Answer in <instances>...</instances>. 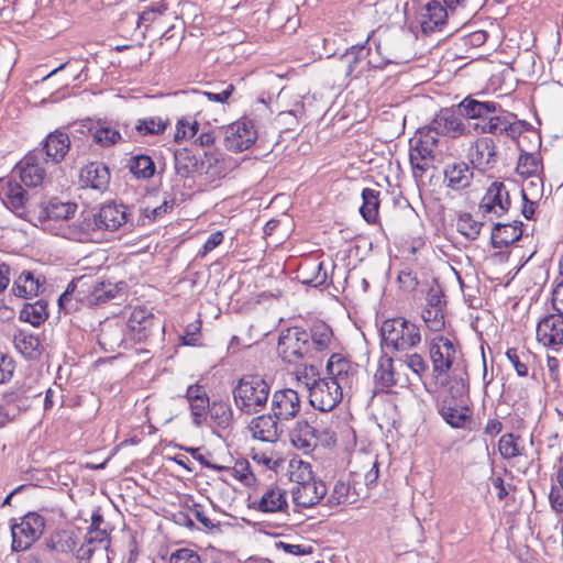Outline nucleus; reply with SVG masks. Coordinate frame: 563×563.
<instances>
[{"label": "nucleus", "mask_w": 563, "mask_h": 563, "mask_svg": "<svg viewBox=\"0 0 563 563\" xmlns=\"http://www.w3.org/2000/svg\"><path fill=\"white\" fill-rule=\"evenodd\" d=\"M236 408L246 415L262 411L269 399L271 387L261 375L242 376L232 390Z\"/></svg>", "instance_id": "obj_1"}, {"label": "nucleus", "mask_w": 563, "mask_h": 563, "mask_svg": "<svg viewBox=\"0 0 563 563\" xmlns=\"http://www.w3.org/2000/svg\"><path fill=\"white\" fill-rule=\"evenodd\" d=\"M382 342L394 351H406L421 342L420 328L402 317L385 320L380 325Z\"/></svg>", "instance_id": "obj_2"}, {"label": "nucleus", "mask_w": 563, "mask_h": 563, "mask_svg": "<svg viewBox=\"0 0 563 563\" xmlns=\"http://www.w3.org/2000/svg\"><path fill=\"white\" fill-rule=\"evenodd\" d=\"M438 141L437 133L429 126L419 129L415 137L411 139L409 159L415 177H421L431 166Z\"/></svg>", "instance_id": "obj_3"}, {"label": "nucleus", "mask_w": 563, "mask_h": 563, "mask_svg": "<svg viewBox=\"0 0 563 563\" xmlns=\"http://www.w3.org/2000/svg\"><path fill=\"white\" fill-rule=\"evenodd\" d=\"M277 350L280 357L289 364H295L303 358H313L310 351L309 333L298 327L282 332Z\"/></svg>", "instance_id": "obj_4"}, {"label": "nucleus", "mask_w": 563, "mask_h": 563, "mask_svg": "<svg viewBox=\"0 0 563 563\" xmlns=\"http://www.w3.org/2000/svg\"><path fill=\"white\" fill-rule=\"evenodd\" d=\"M44 518L36 512H29L20 523L11 527L12 550L20 552L27 550L43 533Z\"/></svg>", "instance_id": "obj_5"}, {"label": "nucleus", "mask_w": 563, "mask_h": 563, "mask_svg": "<svg viewBox=\"0 0 563 563\" xmlns=\"http://www.w3.org/2000/svg\"><path fill=\"white\" fill-rule=\"evenodd\" d=\"M457 355V346L443 335L433 338L429 344L432 374L437 379L448 376Z\"/></svg>", "instance_id": "obj_6"}, {"label": "nucleus", "mask_w": 563, "mask_h": 563, "mask_svg": "<svg viewBox=\"0 0 563 563\" xmlns=\"http://www.w3.org/2000/svg\"><path fill=\"white\" fill-rule=\"evenodd\" d=\"M306 385L309 387V401L311 406L322 412L334 409L344 395L327 377L313 379L311 383L308 379Z\"/></svg>", "instance_id": "obj_7"}, {"label": "nucleus", "mask_w": 563, "mask_h": 563, "mask_svg": "<svg viewBox=\"0 0 563 563\" xmlns=\"http://www.w3.org/2000/svg\"><path fill=\"white\" fill-rule=\"evenodd\" d=\"M510 197L504 183L494 181L486 189L483 196L478 211L483 218L493 221L495 218H500L510 208Z\"/></svg>", "instance_id": "obj_8"}, {"label": "nucleus", "mask_w": 563, "mask_h": 563, "mask_svg": "<svg viewBox=\"0 0 563 563\" xmlns=\"http://www.w3.org/2000/svg\"><path fill=\"white\" fill-rule=\"evenodd\" d=\"M328 379L344 393L352 391L357 382L358 366L340 354H332L327 363Z\"/></svg>", "instance_id": "obj_9"}, {"label": "nucleus", "mask_w": 563, "mask_h": 563, "mask_svg": "<svg viewBox=\"0 0 563 563\" xmlns=\"http://www.w3.org/2000/svg\"><path fill=\"white\" fill-rule=\"evenodd\" d=\"M466 157L473 168L486 172L494 168L498 162L495 141L489 136H479L470 143Z\"/></svg>", "instance_id": "obj_10"}, {"label": "nucleus", "mask_w": 563, "mask_h": 563, "mask_svg": "<svg viewBox=\"0 0 563 563\" xmlns=\"http://www.w3.org/2000/svg\"><path fill=\"white\" fill-rule=\"evenodd\" d=\"M462 114L452 108L441 109L431 121L430 129L437 135H444L451 139H459L470 133L462 120Z\"/></svg>", "instance_id": "obj_11"}, {"label": "nucleus", "mask_w": 563, "mask_h": 563, "mask_svg": "<svg viewBox=\"0 0 563 563\" xmlns=\"http://www.w3.org/2000/svg\"><path fill=\"white\" fill-rule=\"evenodd\" d=\"M257 139L254 123L249 119H241L230 124L225 130L224 145L234 153L247 150Z\"/></svg>", "instance_id": "obj_12"}, {"label": "nucleus", "mask_w": 563, "mask_h": 563, "mask_svg": "<svg viewBox=\"0 0 563 563\" xmlns=\"http://www.w3.org/2000/svg\"><path fill=\"white\" fill-rule=\"evenodd\" d=\"M129 335L135 342L147 340L154 331L162 329V324L145 307H136L132 310L128 323Z\"/></svg>", "instance_id": "obj_13"}, {"label": "nucleus", "mask_w": 563, "mask_h": 563, "mask_svg": "<svg viewBox=\"0 0 563 563\" xmlns=\"http://www.w3.org/2000/svg\"><path fill=\"white\" fill-rule=\"evenodd\" d=\"M0 198L16 216L26 217L29 210L27 192L12 176L0 178Z\"/></svg>", "instance_id": "obj_14"}, {"label": "nucleus", "mask_w": 563, "mask_h": 563, "mask_svg": "<svg viewBox=\"0 0 563 563\" xmlns=\"http://www.w3.org/2000/svg\"><path fill=\"white\" fill-rule=\"evenodd\" d=\"M537 341L545 347L558 351L563 345V313H551L537 324Z\"/></svg>", "instance_id": "obj_15"}, {"label": "nucleus", "mask_w": 563, "mask_h": 563, "mask_svg": "<svg viewBox=\"0 0 563 563\" xmlns=\"http://www.w3.org/2000/svg\"><path fill=\"white\" fill-rule=\"evenodd\" d=\"M301 401L296 390L283 388L275 390L271 399V411L279 421H289L300 411Z\"/></svg>", "instance_id": "obj_16"}, {"label": "nucleus", "mask_w": 563, "mask_h": 563, "mask_svg": "<svg viewBox=\"0 0 563 563\" xmlns=\"http://www.w3.org/2000/svg\"><path fill=\"white\" fill-rule=\"evenodd\" d=\"M42 391L32 379H24L22 383H16L15 386L3 393L2 399L7 406H13L16 410L15 415L21 411H26L32 400L40 397Z\"/></svg>", "instance_id": "obj_17"}, {"label": "nucleus", "mask_w": 563, "mask_h": 563, "mask_svg": "<svg viewBox=\"0 0 563 563\" xmlns=\"http://www.w3.org/2000/svg\"><path fill=\"white\" fill-rule=\"evenodd\" d=\"M249 507L264 514L288 515L287 490L279 486L267 487L258 498L250 503Z\"/></svg>", "instance_id": "obj_18"}, {"label": "nucleus", "mask_w": 563, "mask_h": 563, "mask_svg": "<svg viewBox=\"0 0 563 563\" xmlns=\"http://www.w3.org/2000/svg\"><path fill=\"white\" fill-rule=\"evenodd\" d=\"M41 155L42 152L32 151L14 168L26 187H37L44 183L46 172L41 164Z\"/></svg>", "instance_id": "obj_19"}, {"label": "nucleus", "mask_w": 563, "mask_h": 563, "mask_svg": "<svg viewBox=\"0 0 563 563\" xmlns=\"http://www.w3.org/2000/svg\"><path fill=\"white\" fill-rule=\"evenodd\" d=\"M327 492L324 482L317 478L301 486H292V501L296 507L311 508L327 497Z\"/></svg>", "instance_id": "obj_20"}, {"label": "nucleus", "mask_w": 563, "mask_h": 563, "mask_svg": "<svg viewBox=\"0 0 563 563\" xmlns=\"http://www.w3.org/2000/svg\"><path fill=\"white\" fill-rule=\"evenodd\" d=\"M438 412L452 428L466 429L472 419V410L465 401L452 402L444 398L438 405Z\"/></svg>", "instance_id": "obj_21"}, {"label": "nucleus", "mask_w": 563, "mask_h": 563, "mask_svg": "<svg viewBox=\"0 0 563 563\" xmlns=\"http://www.w3.org/2000/svg\"><path fill=\"white\" fill-rule=\"evenodd\" d=\"M186 398L189 404L192 423L196 427L202 426L211 406L206 388L199 384L190 385L187 388Z\"/></svg>", "instance_id": "obj_22"}, {"label": "nucleus", "mask_w": 563, "mask_h": 563, "mask_svg": "<svg viewBox=\"0 0 563 563\" xmlns=\"http://www.w3.org/2000/svg\"><path fill=\"white\" fill-rule=\"evenodd\" d=\"M280 422L273 412L255 417L250 423L251 434L263 442H276L283 432Z\"/></svg>", "instance_id": "obj_23"}, {"label": "nucleus", "mask_w": 563, "mask_h": 563, "mask_svg": "<svg viewBox=\"0 0 563 563\" xmlns=\"http://www.w3.org/2000/svg\"><path fill=\"white\" fill-rule=\"evenodd\" d=\"M79 183L82 188H91L102 192L108 189L110 172L102 163H90L81 168Z\"/></svg>", "instance_id": "obj_24"}, {"label": "nucleus", "mask_w": 563, "mask_h": 563, "mask_svg": "<svg viewBox=\"0 0 563 563\" xmlns=\"http://www.w3.org/2000/svg\"><path fill=\"white\" fill-rule=\"evenodd\" d=\"M70 148V140L67 133L56 130L51 132L44 143L43 150L46 155V161L54 164L60 163Z\"/></svg>", "instance_id": "obj_25"}, {"label": "nucleus", "mask_w": 563, "mask_h": 563, "mask_svg": "<svg viewBox=\"0 0 563 563\" xmlns=\"http://www.w3.org/2000/svg\"><path fill=\"white\" fill-rule=\"evenodd\" d=\"M446 9L439 0L427 2L420 11L419 22L423 33L434 32L445 22Z\"/></svg>", "instance_id": "obj_26"}, {"label": "nucleus", "mask_w": 563, "mask_h": 563, "mask_svg": "<svg viewBox=\"0 0 563 563\" xmlns=\"http://www.w3.org/2000/svg\"><path fill=\"white\" fill-rule=\"evenodd\" d=\"M510 117L497 108V112L490 114L482 123H475L474 128L482 134L514 136L515 130Z\"/></svg>", "instance_id": "obj_27"}, {"label": "nucleus", "mask_w": 563, "mask_h": 563, "mask_svg": "<svg viewBox=\"0 0 563 563\" xmlns=\"http://www.w3.org/2000/svg\"><path fill=\"white\" fill-rule=\"evenodd\" d=\"M292 444L305 453L313 451L318 445L317 430L306 420H299L290 431Z\"/></svg>", "instance_id": "obj_28"}, {"label": "nucleus", "mask_w": 563, "mask_h": 563, "mask_svg": "<svg viewBox=\"0 0 563 563\" xmlns=\"http://www.w3.org/2000/svg\"><path fill=\"white\" fill-rule=\"evenodd\" d=\"M473 167L465 162H455L446 165L444 169V179L449 188L462 190L471 185L473 179Z\"/></svg>", "instance_id": "obj_29"}, {"label": "nucleus", "mask_w": 563, "mask_h": 563, "mask_svg": "<svg viewBox=\"0 0 563 563\" xmlns=\"http://www.w3.org/2000/svg\"><path fill=\"white\" fill-rule=\"evenodd\" d=\"M390 255V266L395 269L419 272L426 267L427 261L418 252L419 249H396Z\"/></svg>", "instance_id": "obj_30"}, {"label": "nucleus", "mask_w": 563, "mask_h": 563, "mask_svg": "<svg viewBox=\"0 0 563 563\" xmlns=\"http://www.w3.org/2000/svg\"><path fill=\"white\" fill-rule=\"evenodd\" d=\"M497 103L494 101H478L472 97L464 98L457 104V111L467 119H479L484 121L490 114L497 112Z\"/></svg>", "instance_id": "obj_31"}, {"label": "nucleus", "mask_w": 563, "mask_h": 563, "mask_svg": "<svg viewBox=\"0 0 563 563\" xmlns=\"http://www.w3.org/2000/svg\"><path fill=\"white\" fill-rule=\"evenodd\" d=\"M125 209V206L115 202L103 205L96 218V224L111 231L119 229L126 222Z\"/></svg>", "instance_id": "obj_32"}, {"label": "nucleus", "mask_w": 563, "mask_h": 563, "mask_svg": "<svg viewBox=\"0 0 563 563\" xmlns=\"http://www.w3.org/2000/svg\"><path fill=\"white\" fill-rule=\"evenodd\" d=\"M125 288L124 282L111 283L98 278V286L95 288L88 306H97L120 298Z\"/></svg>", "instance_id": "obj_33"}, {"label": "nucleus", "mask_w": 563, "mask_h": 563, "mask_svg": "<svg viewBox=\"0 0 563 563\" xmlns=\"http://www.w3.org/2000/svg\"><path fill=\"white\" fill-rule=\"evenodd\" d=\"M77 210V205L73 202H63L56 198L49 200L41 210L40 220H68L74 217Z\"/></svg>", "instance_id": "obj_34"}, {"label": "nucleus", "mask_w": 563, "mask_h": 563, "mask_svg": "<svg viewBox=\"0 0 563 563\" xmlns=\"http://www.w3.org/2000/svg\"><path fill=\"white\" fill-rule=\"evenodd\" d=\"M309 333L310 351L313 358L318 353L324 352L331 342L332 330L324 322H317L311 327Z\"/></svg>", "instance_id": "obj_35"}, {"label": "nucleus", "mask_w": 563, "mask_h": 563, "mask_svg": "<svg viewBox=\"0 0 563 563\" xmlns=\"http://www.w3.org/2000/svg\"><path fill=\"white\" fill-rule=\"evenodd\" d=\"M13 343L15 349L26 358H36L41 354L40 339L32 333L19 330L13 336Z\"/></svg>", "instance_id": "obj_36"}, {"label": "nucleus", "mask_w": 563, "mask_h": 563, "mask_svg": "<svg viewBox=\"0 0 563 563\" xmlns=\"http://www.w3.org/2000/svg\"><path fill=\"white\" fill-rule=\"evenodd\" d=\"M42 288V283L38 277H34L31 272L24 271L14 280L12 291L15 296L27 298L37 296Z\"/></svg>", "instance_id": "obj_37"}, {"label": "nucleus", "mask_w": 563, "mask_h": 563, "mask_svg": "<svg viewBox=\"0 0 563 563\" xmlns=\"http://www.w3.org/2000/svg\"><path fill=\"white\" fill-rule=\"evenodd\" d=\"M176 173L181 177H188L199 172L200 159L188 148L177 150L174 154Z\"/></svg>", "instance_id": "obj_38"}, {"label": "nucleus", "mask_w": 563, "mask_h": 563, "mask_svg": "<svg viewBox=\"0 0 563 563\" xmlns=\"http://www.w3.org/2000/svg\"><path fill=\"white\" fill-rule=\"evenodd\" d=\"M289 228L290 220L288 217L269 220L264 227L265 236L271 238V241H267V245L280 246L285 243V239L289 234Z\"/></svg>", "instance_id": "obj_39"}, {"label": "nucleus", "mask_w": 563, "mask_h": 563, "mask_svg": "<svg viewBox=\"0 0 563 563\" xmlns=\"http://www.w3.org/2000/svg\"><path fill=\"white\" fill-rule=\"evenodd\" d=\"M377 387L380 390H385L398 383L394 369V361L391 357L383 356L379 358L378 367L374 375Z\"/></svg>", "instance_id": "obj_40"}, {"label": "nucleus", "mask_w": 563, "mask_h": 563, "mask_svg": "<svg viewBox=\"0 0 563 563\" xmlns=\"http://www.w3.org/2000/svg\"><path fill=\"white\" fill-rule=\"evenodd\" d=\"M76 536L69 530H59L49 536L46 539V547L59 553L71 552L76 547Z\"/></svg>", "instance_id": "obj_41"}, {"label": "nucleus", "mask_w": 563, "mask_h": 563, "mask_svg": "<svg viewBox=\"0 0 563 563\" xmlns=\"http://www.w3.org/2000/svg\"><path fill=\"white\" fill-rule=\"evenodd\" d=\"M379 191L371 188H364L362 191L363 203L360 208L362 217L368 223H375L378 218Z\"/></svg>", "instance_id": "obj_42"}, {"label": "nucleus", "mask_w": 563, "mask_h": 563, "mask_svg": "<svg viewBox=\"0 0 563 563\" xmlns=\"http://www.w3.org/2000/svg\"><path fill=\"white\" fill-rule=\"evenodd\" d=\"M47 317V303L44 300H37L34 303H26L20 311V319L34 327L43 323Z\"/></svg>", "instance_id": "obj_43"}, {"label": "nucleus", "mask_w": 563, "mask_h": 563, "mask_svg": "<svg viewBox=\"0 0 563 563\" xmlns=\"http://www.w3.org/2000/svg\"><path fill=\"white\" fill-rule=\"evenodd\" d=\"M70 284L76 290V301L89 305L90 297L92 296L95 288L98 286V277L82 275L74 278Z\"/></svg>", "instance_id": "obj_44"}, {"label": "nucleus", "mask_w": 563, "mask_h": 563, "mask_svg": "<svg viewBox=\"0 0 563 563\" xmlns=\"http://www.w3.org/2000/svg\"><path fill=\"white\" fill-rule=\"evenodd\" d=\"M520 437L514 433H505L498 441V451L503 459L510 460L525 453V448L519 443Z\"/></svg>", "instance_id": "obj_45"}, {"label": "nucleus", "mask_w": 563, "mask_h": 563, "mask_svg": "<svg viewBox=\"0 0 563 563\" xmlns=\"http://www.w3.org/2000/svg\"><path fill=\"white\" fill-rule=\"evenodd\" d=\"M167 125V119L151 117L137 120L134 129L141 136L159 135L165 132Z\"/></svg>", "instance_id": "obj_46"}, {"label": "nucleus", "mask_w": 563, "mask_h": 563, "mask_svg": "<svg viewBox=\"0 0 563 563\" xmlns=\"http://www.w3.org/2000/svg\"><path fill=\"white\" fill-rule=\"evenodd\" d=\"M515 223H500L497 222L494 228L493 239L500 238V243L505 246H510L515 242H517L521 235V228Z\"/></svg>", "instance_id": "obj_47"}, {"label": "nucleus", "mask_w": 563, "mask_h": 563, "mask_svg": "<svg viewBox=\"0 0 563 563\" xmlns=\"http://www.w3.org/2000/svg\"><path fill=\"white\" fill-rule=\"evenodd\" d=\"M92 139L97 144L109 147L121 141L122 136L117 129L107 124H98L92 131Z\"/></svg>", "instance_id": "obj_48"}, {"label": "nucleus", "mask_w": 563, "mask_h": 563, "mask_svg": "<svg viewBox=\"0 0 563 563\" xmlns=\"http://www.w3.org/2000/svg\"><path fill=\"white\" fill-rule=\"evenodd\" d=\"M130 172L137 178H150L155 173V165L147 155H136L131 158L129 164Z\"/></svg>", "instance_id": "obj_49"}, {"label": "nucleus", "mask_w": 563, "mask_h": 563, "mask_svg": "<svg viewBox=\"0 0 563 563\" xmlns=\"http://www.w3.org/2000/svg\"><path fill=\"white\" fill-rule=\"evenodd\" d=\"M303 283L312 286H319L325 283L327 272L323 269L321 262L306 263L301 267Z\"/></svg>", "instance_id": "obj_50"}, {"label": "nucleus", "mask_w": 563, "mask_h": 563, "mask_svg": "<svg viewBox=\"0 0 563 563\" xmlns=\"http://www.w3.org/2000/svg\"><path fill=\"white\" fill-rule=\"evenodd\" d=\"M290 467V481L294 483V486H301L317 479L313 475L312 466L308 462L298 461L296 464L291 463Z\"/></svg>", "instance_id": "obj_51"}, {"label": "nucleus", "mask_w": 563, "mask_h": 563, "mask_svg": "<svg viewBox=\"0 0 563 563\" xmlns=\"http://www.w3.org/2000/svg\"><path fill=\"white\" fill-rule=\"evenodd\" d=\"M208 413L212 421L220 428H228L232 421L231 407L223 401H213Z\"/></svg>", "instance_id": "obj_52"}, {"label": "nucleus", "mask_w": 563, "mask_h": 563, "mask_svg": "<svg viewBox=\"0 0 563 563\" xmlns=\"http://www.w3.org/2000/svg\"><path fill=\"white\" fill-rule=\"evenodd\" d=\"M368 49L363 46H353L341 57V62L346 65L345 75L351 76L356 69L358 64L365 59Z\"/></svg>", "instance_id": "obj_53"}, {"label": "nucleus", "mask_w": 563, "mask_h": 563, "mask_svg": "<svg viewBox=\"0 0 563 563\" xmlns=\"http://www.w3.org/2000/svg\"><path fill=\"white\" fill-rule=\"evenodd\" d=\"M198 174H205L209 178L214 179L224 175V168L220 159L213 154H205L203 159H200Z\"/></svg>", "instance_id": "obj_54"}, {"label": "nucleus", "mask_w": 563, "mask_h": 563, "mask_svg": "<svg viewBox=\"0 0 563 563\" xmlns=\"http://www.w3.org/2000/svg\"><path fill=\"white\" fill-rule=\"evenodd\" d=\"M541 168L540 159L529 153L521 154L517 164V173L523 177L537 175Z\"/></svg>", "instance_id": "obj_55"}, {"label": "nucleus", "mask_w": 563, "mask_h": 563, "mask_svg": "<svg viewBox=\"0 0 563 563\" xmlns=\"http://www.w3.org/2000/svg\"><path fill=\"white\" fill-rule=\"evenodd\" d=\"M448 391L451 396L450 401L460 404L461 401H465L464 397L468 393L467 379L462 376L453 375L448 380Z\"/></svg>", "instance_id": "obj_56"}, {"label": "nucleus", "mask_w": 563, "mask_h": 563, "mask_svg": "<svg viewBox=\"0 0 563 563\" xmlns=\"http://www.w3.org/2000/svg\"><path fill=\"white\" fill-rule=\"evenodd\" d=\"M421 317L430 331L440 332L445 327L444 310L422 309Z\"/></svg>", "instance_id": "obj_57"}, {"label": "nucleus", "mask_w": 563, "mask_h": 563, "mask_svg": "<svg viewBox=\"0 0 563 563\" xmlns=\"http://www.w3.org/2000/svg\"><path fill=\"white\" fill-rule=\"evenodd\" d=\"M199 130V123L196 120H188L183 118L178 120L176 124V133L174 135L175 142L179 143L183 140H189L194 137Z\"/></svg>", "instance_id": "obj_58"}, {"label": "nucleus", "mask_w": 563, "mask_h": 563, "mask_svg": "<svg viewBox=\"0 0 563 563\" xmlns=\"http://www.w3.org/2000/svg\"><path fill=\"white\" fill-rule=\"evenodd\" d=\"M85 541L91 545H96L98 549H103L107 551V558L109 556V549H110V537L108 532L100 528L89 529V531L86 534Z\"/></svg>", "instance_id": "obj_59"}, {"label": "nucleus", "mask_w": 563, "mask_h": 563, "mask_svg": "<svg viewBox=\"0 0 563 563\" xmlns=\"http://www.w3.org/2000/svg\"><path fill=\"white\" fill-rule=\"evenodd\" d=\"M99 342L100 344L109 345L111 350L115 346L119 347L123 342L122 329L118 325L103 328L99 335Z\"/></svg>", "instance_id": "obj_60"}, {"label": "nucleus", "mask_w": 563, "mask_h": 563, "mask_svg": "<svg viewBox=\"0 0 563 563\" xmlns=\"http://www.w3.org/2000/svg\"><path fill=\"white\" fill-rule=\"evenodd\" d=\"M350 485L344 482H336L333 486L332 492L325 499V505L329 507H335L344 504L349 498Z\"/></svg>", "instance_id": "obj_61"}, {"label": "nucleus", "mask_w": 563, "mask_h": 563, "mask_svg": "<svg viewBox=\"0 0 563 563\" xmlns=\"http://www.w3.org/2000/svg\"><path fill=\"white\" fill-rule=\"evenodd\" d=\"M506 356L514 366L518 376L526 377L528 375V355L525 352L519 353L517 349H508Z\"/></svg>", "instance_id": "obj_62"}, {"label": "nucleus", "mask_w": 563, "mask_h": 563, "mask_svg": "<svg viewBox=\"0 0 563 563\" xmlns=\"http://www.w3.org/2000/svg\"><path fill=\"white\" fill-rule=\"evenodd\" d=\"M397 282L400 289L406 292H411L416 290L419 285L418 272L397 269Z\"/></svg>", "instance_id": "obj_63"}, {"label": "nucleus", "mask_w": 563, "mask_h": 563, "mask_svg": "<svg viewBox=\"0 0 563 563\" xmlns=\"http://www.w3.org/2000/svg\"><path fill=\"white\" fill-rule=\"evenodd\" d=\"M169 563H201V559L192 550L179 549L170 555Z\"/></svg>", "instance_id": "obj_64"}]
</instances>
